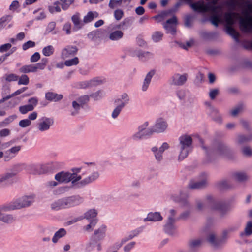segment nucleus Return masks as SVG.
<instances>
[{"label":"nucleus","instance_id":"f257e3e1","mask_svg":"<svg viewBox=\"0 0 252 252\" xmlns=\"http://www.w3.org/2000/svg\"><path fill=\"white\" fill-rule=\"evenodd\" d=\"M99 177V172L95 171L81 180V176L76 173L61 171L55 175V179L60 183H68L71 182L73 188L81 189L95 181Z\"/></svg>","mask_w":252,"mask_h":252},{"label":"nucleus","instance_id":"f03ea898","mask_svg":"<svg viewBox=\"0 0 252 252\" xmlns=\"http://www.w3.org/2000/svg\"><path fill=\"white\" fill-rule=\"evenodd\" d=\"M177 148L179 150L178 160L181 161L187 157L192 150V139L188 135H183L179 138Z\"/></svg>","mask_w":252,"mask_h":252},{"label":"nucleus","instance_id":"7ed1b4c3","mask_svg":"<svg viewBox=\"0 0 252 252\" xmlns=\"http://www.w3.org/2000/svg\"><path fill=\"white\" fill-rule=\"evenodd\" d=\"M34 201L33 195L23 196L8 203L11 211L30 206Z\"/></svg>","mask_w":252,"mask_h":252},{"label":"nucleus","instance_id":"20e7f679","mask_svg":"<svg viewBox=\"0 0 252 252\" xmlns=\"http://www.w3.org/2000/svg\"><path fill=\"white\" fill-rule=\"evenodd\" d=\"M205 201L212 210L217 211L222 217L226 215L229 211L228 207L224 203L216 200L211 195L207 196Z\"/></svg>","mask_w":252,"mask_h":252},{"label":"nucleus","instance_id":"39448f33","mask_svg":"<svg viewBox=\"0 0 252 252\" xmlns=\"http://www.w3.org/2000/svg\"><path fill=\"white\" fill-rule=\"evenodd\" d=\"M176 213V210L174 209L169 210L167 220L164 226V231L169 235L174 234L176 230V219L175 218Z\"/></svg>","mask_w":252,"mask_h":252},{"label":"nucleus","instance_id":"423d86ee","mask_svg":"<svg viewBox=\"0 0 252 252\" xmlns=\"http://www.w3.org/2000/svg\"><path fill=\"white\" fill-rule=\"evenodd\" d=\"M89 101L88 95H84L79 96L76 100L72 101V106L70 109V114L75 116L79 113V111L83 106Z\"/></svg>","mask_w":252,"mask_h":252},{"label":"nucleus","instance_id":"0eeeda50","mask_svg":"<svg viewBox=\"0 0 252 252\" xmlns=\"http://www.w3.org/2000/svg\"><path fill=\"white\" fill-rule=\"evenodd\" d=\"M149 123L148 121L144 122L138 127V131L132 135V138L134 140H138L144 137L151 136L152 133H150L152 131V128H148Z\"/></svg>","mask_w":252,"mask_h":252},{"label":"nucleus","instance_id":"6e6552de","mask_svg":"<svg viewBox=\"0 0 252 252\" xmlns=\"http://www.w3.org/2000/svg\"><path fill=\"white\" fill-rule=\"evenodd\" d=\"M54 124V120L52 118L42 117L36 124V128L40 132L48 131Z\"/></svg>","mask_w":252,"mask_h":252},{"label":"nucleus","instance_id":"1a4fd4ad","mask_svg":"<svg viewBox=\"0 0 252 252\" xmlns=\"http://www.w3.org/2000/svg\"><path fill=\"white\" fill-rule=\"evenodd\" d=\"M239 28L241 32L245 33H252V16L247 14L244 18L239 20Z\"/></svg>","mask_w":252,"mask_h":252},{"label":"nucleus","instance_id":"9d476101","mask_svg":"<svg viewBox=\"0 0 252 252\" xmlns=\"http://www.w3.org/2000/svg\"><path fill=\"white\" fill-rule=\"evenodd\" d=\"M169 148V145L167 142L162 143L160 147L156 146L151 148V150L154 156V158L157 162H161L163 159L164 152Z\"/></svg>","mask_w":252,"mask_h":252},{"label":"nucleus","instance_id":"9b49d317","mask_svg":"<svg viewBox=\"0 0 252 252\" xmlns=\"http://www.w3.org/2000/svg\"><path fill=\"white\" fill-rule=\"evenodd\" d=\"M189 75L187 73H174L170 79V84L176 86H182L184 85L188 79Z\"/></svg>","mask_w":252,"mask_h":252},{"label":"nucleus","instance_id":"f8f14e48","mask_svg":"<svg viewBox=\"0 0 252 252\" xmlns=\"http://www.w3.org/2000/svg\"><path fill=\"white\" fill-rule=\"evenodd\" d=\"M168 127V124L166 121L162 118H159L156 120L155 124L151 127L152 131H150V133H160L166 131Z\"/></svg>","mask_w":252,"mask_h":252},{"label":"nucleus","instance_id":"ddd939ff","mask_svg":"<svg viewBox=\"0 0 252 252\" xmlns=\"http://www.w3.org/2000/svg\"><path fill=\"white\" fill-rule=\"evenodd\" d=\"M28 171L32 174H45L49 171L48 164H32L27 167Z\"/></svg>","mask_w":252,"mask_h":252},{"label":"nucleus","instance_id":"4468645a","mask_svg":"<svg viewBox=\"0 0 252 252\" xmlns=\"http://www.w3.org/2000/svg\"><path fill=\"white\" fill-rule=\"evenodd\" d=\"M200 180L198 181H191L188 185L189 189H196L205 187L207 185L208 175L206 173H202L199 176Z\"/></svg>","mask_w":252,"mask_h":252},{"label":"nucleus","instance_id":"2eb2a0df","mask_svg":"<svg viewBox=\"0 0 252 252\" xmlns=\"http://www.w3.org/2000/svg\"><path fill=\"white\" fill-rule=\"evenodd\" d=\"M16 173L7 172L0 175V186L11 184L15 181Z\"/></svg>","mask_w":252,"mask_h":252},{"label":"nucleus","instance_id":"dca6fc26","mask_svg":"<svg viewBox=\"0 0 252 252\" xmlns=\"http://www.w3.org/2000/svg\"><path fill=\"white\" fill-rule=\"evenodd\" d=\"M230 152L228 146L223 142H220L217 143L214 152L218 155L220 156H226Z\"/></svg>","mask_w":252,"mask_h":252},{"label":"nucleus","instance_id":"f3484780","mask_svg":"<svg viewBox=\"0 0 252 252\" xmlns=\"http://www.w3.org/2000/svg\"><path fill=\"white\" fill-rule=\"evenodd\" d=\"M78 52V48L75 46L68 45L66 46L62 51L61 57L65 59L75 55Z\"/></svg>","mask_w":252,"mask_h":252},{"label":"nucleus","instance_id":"a211bd4d","mask_svg":"<svg viewBox=\"0 0 252 252\" xmlns=\"http://www.w3.org/2000/svg\"><path fill=\"white\" fill-rule=\"evenodd\" d=\"M177 23V19L175 16L167 20L166 22L163 24L164 28L168 32L174 34L176 32L175 25Z\"/></svg>","mask_w":252,"mask_h":252},{"label":"nucleus","instance_id":"6ab92c4d","mask_svg":"<svg viewBox=\"0 0 252 252\" xmlns=\"http://www.w3.org/2000/svg\"><path fill=\"white\" fill-rule=\"evenodd\" d=\"M130 98L129 95L126 93H123L119 97L116 99L114 101V104L116 106L121 107V108H124L125 106L129 103Z\"/></svg>","mask_w":252,"mask_h":252},{"label":"nucleus","instance_id":"aec40b11","mask_svg":"<svg viewBox=\"0 0 252 252\" xmlns=\"http://www.w3.org/2000/svg\"><path fill=\"white\" fill-rule=\"evenodd\" d=\"M107 226L105 225H101L98 228L94 231L93 236L96 241L103 240L106 237Z\"/></svg>","mask_w":252,"mask_h":252},{"label":"nucleus","instance_id":"412c9836","mask_svg":"<svg viewBox=\"0 0 252 252\" xmlns=\"http://www.w3.org/2000/svg\"><path fill=\"white\" fill-rule=\"evenodd\" d=\"M232 177L234 180L241 183L247 182L250 179L248 174L242 171L234 172L232 174Z\"/></svg>","mask_w":252,"mask_h":252},{"label":"nucleus","instance_id":"4be33fe9","mask_svg":"<svg viewBox=\"0 0 252 252\" xmlns=\"http://www.w3.org/2000/svg\"><path fill=\"white\" fill-rule=\"evenodd\" d=\"M207 240L212 246L215 248L220 247L223 243V240L217 238L216 235L212 232L208 234Z\"/></svg>","mask_w":252,"mask_h":252},{"label":"nucleus","instance_id":"5701e85b","mask_svg":"<svg viewBox=\"0 0 252 252\" xmlns=\"http://www.w3.org/2000/svg\"><path fill=\"white\" fill-rule=\"evenodd\" d=\"M251 141H252V133H250L247 135L242 134H238L235 139L236 143L238 145H242Z\"/></svg>","mask_w":252,"mask_h":252},{"label":"nucleus","instance_id":"b1692460","mask_svg":"<svg viewBox=\"0 0 252 252\" xmlns=\"http://www.w3.org/2000/svg\"><path fill=\"white\" fill-rule=\"evenodd\" d=\"M163 219V217L159 212H150L148 214L146 218L144 219V221H161Z\"/></svg>","mask_w":252,"mask_h":252},{"label":"nucleus","instance_id":"393cba45","mask_svg":"<svg viewBox=\"0 0 252 252\" xmlns=\"http://www.w3.org/2000/svg\"><path fill=\"white\" fill-rule=\"evenodd\" d=\"M135 55L138 58L139 60L145 62L149 60L154 57V54L148 51H137Z\"/></svg>","mask_w":252,"mask_h":252},{"label":"nucleus","instance_id":"a878e982","mask_svg":"<svg viewBox=\"0 0 252 252\" xmlns=\"http://www.w3.org/2000/svg\"><path fill=\"white\" fill-rule=\"evenodd\" d=\"M154 74L155 72L153 70L150 71L147 74L141 87V90L143 92H145L148 90L151 83V79Z\"/></svg>","mask_w":252,"mask_h":252},{"label":"nucleus","instance_id":"bb28decb","mask_svg":"<svg viewBox=\"0 0 252 252\" xmlns=\"http://www.w3.org/2000/svg\"><path fill=\"white\" fill-rule=\"evenodd\" d=\"M70 208L79 205L83 203V198L79 195H73L68 197Z\"/></svg>","mask_w":252,"mask_h":252},{"label":"nucleus","instance_id":"cd10ccee","mask_svg":"<svg viewBox=\"0 0 252 252\" xmlns=\"http://www.w3.org/2000/svg\"><path fill=\"white\" fill-rule=\"evenodd\" d=\"M71 20L74 24V30L77 31L83 27L84 24L81 21L78 13L73 15L71 17Z\"/></svg>","mask_w":252,"mask_h":252},{"label":"nucleus","instance_id":"c85d7f7f","mask_svg":"<svg viewBox=\"0 0 252 252\" xmlns=\"http://www.w3.org/2000/svg\"><path fill=\"white\" fill-rule=\"evenodd\" d=\"M63 97L62 94L53 92H47L45 94L46 99L50 101L56 102L59 101L63 98Z\"/></svg>","mask_w":252,"mask_h":252},{"label":"nucleus","instance_id":"c756f323","mask_svg":"<svg viewBox=\"0 0 252 252\" xmlns=\"http://www.w3.org/2000/svg\"><path fill=\"white\" fill-rule=\"evenodd\" d=\"M0 221L6 224H12L16 221V217L12 214L3 213Z\"/></svg>","mask_w":252,"mask_h":252},{"label":"nucleus","instance_id":"7c9ffc66","mask_svg":"<svg viewBox=\"0 0 252 252\" xmlns=\"http://www.w3.org/2000/svg\"><path fill=\"white\" fill-rule=\"evenodd\" d=\"M19 72L23 73H35L36 67L34 64L25 65L19 68Z\"/></svg>","mask_w":252,"mask_h":252},{"label":"nucleus","instance_id":"2f4dec72","mask_svg":"<svg viewBox=\"0 0 252 252\" xmlns=\"http://www.w3.org/2000/svg\"><path fill=\"white\" fill-rule=\"evenodd\" d=\"M171 199L175 202H177L180 203L182 206L184 207L190 208L191 207V204L189 201L186 198H178L175 195H172Z\"/></svg>","mask_w":252,"mask_h":252},{"label":"nucleus","instance_id":"473e14b6","mask_svg":"<svg viewBox=\"0 0 252 252\" xmlns=\"http://www.w3.org/2000/svg\"><path fill=\"white\" fill-rule=\"evenodd\" d=\"M123 36V32L120 30L111 32L109 35V38L112 41H117L121 39Z\"/></svg>","mask_w":252,"mask_h":252},{"label":"nucleus","instance_id":"72a5a7b5","mask_svg":"<svg viewBox=\"0 0 252 252\" xmlns=\"http://www.w3.org/2000/svg\"><path fill=\"white\" fill-rule=\"evenodd\" d=\"M66 234V231L64 228H60L54 234L52 238V242L56 243L58 242V240Z\"/></svg>","mask_w":252,"mask_h":252},{"label":"nucleus","instance_id":"f704fd0d","mask_svg":"<svg viewBox=\"0 0 252 252\" xmlns=\"http://www.w3.org/2000/svg\"><path fill=\"white\" fill-rule=\"evenodd\" d=\"M98 16V13L95 11H90L84 17L83 22L85 23H88L92 21L95 18H97Z\"/></svg>","mask_w":252,"mask_h":252},{"label":"nucleus","instance_id":"c9c22d12","mask_svg":"<svg viewBox=\"0 0 252 252\" xmlns=\"http://www.w3.org/2000/svg\"><path fill=\"white\" fill-rule=\"evenodd\" d=\"M170 14L171 11H164L159 14L153 16L152 18L156 20L157 22L159 23L164 20Z\"/></svg>","mask_w":252,"mask_h":252},{"label":"nucleus","instance_id":"e433bc0d","mask_svg":"<svg viewBox=\"0 0 252 252\" xmlns=\"http://www.w3.org/2000/svg\"><path fill=\"white\" fill-rule=\"evenodd\" d=\"M210 106L211 112L210 115L212 118L217 122H220L221 121V117L219 114L218 110L213 107Z\"/></svg>","mask_w":252,"mask_h":252},{"label":"nucleus","instance_id":"4c0bfd02","mask_svg":"<svg viewBox=\"0 0 252 252\" xmlns=\"http://www.w3.org/2000/svg\"><path fill=\"white\" fill-rule=\"evenodd\" d=\"M163 33L160 31H155L151 35V39L154 42L157 43L162 40Z\"/></svg>","mask_w":252,"mask_h":252},{"label":"nucleus","instance_id":"58836bf2","mask_svg":"<svg viewBox=\"0 0 252 252\" xmlns=\"http://www.w3.org/2000/svg\"><path fill=\"white\" fill-rule=\"evenodd\" d=\"M141 233V230L139 229H136L130 231L129 234L126 237H124V239L126 242L130 241L134 238L138 236Z\"/></svg>","mask_w":252,"mask_h":252},{"label":"nucleus","instance_id":"ea45409f","mask_svg":"<svg viewBox=\"0 0 252 252\" xmlns=\"http://www.w3.org/2000/svg\"><path fill=\"white\" fill-rule=\"evenodd\" d=\"M217 187L220 189H225L230 188L228 181L226 179H222L216 183Z\"/></svg>","mask_w":252,"mask_h":252},{"label":"nucleus","instance_id":"a19ab883","mask_svg":"<svg viewBox=\"0 0 252 252\" xmlns=\"http://www.w3.org/2000/svg\"><path fill=\"white\" fill-rule=\"evenodd\" d=\"M105 95L103 91L99 90L90 94L89 97H91L94 100H99L102 99Z\"/></svg>","mask_w":252,"mask_h":252},{"label":"nucleus","instance_id":"79ce46f5","mask_svg":"<svg viewBox=\"0 0 252 252\" xmlns=\"http://www.w3.org/2000/svg\"><path fill=\"white\" fill-rule=\"evenodd\" d=\"M55 49L52 45H48L42 49V54L46 57L50 56L54 54Z\"/></svg>","mask_w":252,"mask_h":252},{"label":"nucleus","instance_id":"37998d69","mask_svg":"<svg viewBox=\"0 0 252 252\" xmlns=\"http://www.w3.org/2000/svg\"><path fill=\"white\" fill-rule=\"evenodd\" d=\"M97 212L95 209H92L87 211L84 214V218L87 220L93 219L96 217Z\"/></svg>","mask_w":252,"mask_h":252},{"label":"nucleus","instance_id":"c03bdc74","mask_svg":"<svg viewBox=\"0 0 252 252\" xmlns=\"http://www.w3.org/2000/svg\"><path fill=\"white\" fill-rule=\"evenodd\" d=\"M17 118L16 115H12L0 122V127L6 126Z\"/></svg>","mask_w":252,"mask_h":252},{"label":"nucleus","instance_id":"a18cd8bd","mask_svg":"<svg viewBox=\"0 0 252 252\" xmlns=\"http://www.w3.org/2000/svg\"><path fill=\"white\" fill-rule=\"evenodd\" d=\"M176 94L180 101H185L188 96V92L184 89H180L176 92Z\"/></svg>","mask_w":252,"mask_h":252},{"label":"nucleus","instance_id":"49530a36","mask_svg":"<svg viewBox=\"0 0 252 252\" xmlns=\"http://www.w3.org/2000/svg\"><path fill=\"white\" fill-rule=\"evenodd\" d=\"M136 243L135 241H130L123 247L124 252H130L136 246Z\"/></svg>","mask_w":252,"mask_h":252},{"label":"nucleus","instance_id":"de8ad7c7","mask_svg":"<svg viewBox=\"0 0 252 252\" xmlns=\"http://www.w3.org/2000/svg\"><path fill=\"white\" fill-rule=\"evenodd\" d=\"M51 208L52 210L56 211L63 209L61 199L52 203L51 205Z\"/></svg>","mask_w":252,"mask_h":252},{"label":"nucleus","instance_id":"09e8293b","mask_svg":"<svg viewBox=\"0 0 252 252\" xmlns=\"http://www.w3.org/2000/svg\"><path fill=\"white\" fill-rule=\"evenodd\" d=\"M252 234V221H249L247 222L245 231L244 233H241V235H245L246 236H250Z\"/></svg>","mask_w":252,"mask_h":252},{"label":"nucleus","instance_id":"8fccbe9b","mask_svg":"<svg viewBox=\"0 0 252 252\" xmlns=\"http://www.w3.org/2000/svg\"><path fill=\"white\" fill-rule=\"evenodd\" d=\"M79 63V59L78 57H74L73 59L66 60L64 62V65L66 66H71L76 65Z\"/></svg>","mask_w":252,"mask_h":252},{"label":"nucleus","instance_id":"3c124183","mask_svg":"<svg viewBox=\"0 0 252 252\" xmlns=\"http://www.w3.org/2000/svg\"><path fill=\"white\" fill-rule=\"evenodd\" d=\"M19 110L21 114H25L29 111H32L33 109L32 106L27 104L19 107Z\"/></svg>","mask_w":252,"mask_h":252},{"label":"nucleus","instance_id":"603ef678","mask_svg":"<svg viewBox=\"0 0 252 252\" xmlns=\"http://www.w3.org/2000/svg\"><path fill=\"white\" fill-rule=\"evenodd\" d=\"M243 155L246 157H250L252 156V148L249 146H245L242 149Z\"/></svg>","mask_w":252,"mask_h":252},{"label":"nucleus","instance_id":"864d4df0","mask_svg":"<svg viewBox=\"0 0 252 252\" xmlns=\"http://www.w3.org/2000/svg\"><path fill=\"white\" fill-rule=\"evenodd\" d=\"M29 83V78L28 76L26 74L22 75L18 80V84L19 85H26Z\"/></svg>","mask_w":252,"mask_h":252},{"label":"nucleus","instance_id":"5fc2aeb1","mask_svg":"<svg viewBox=\"0 0 252 252\" xmlns=\"http://www.w3.org/2000/svg\"><path fill=\"white\" fill-rule=\"evenodd\" d=\"M12 16L7 15L2 17L0 19V30L2 29L4 27V23L6 21H10L12 19Z\"/></svg>","mask_w":252,"mask_h":252},{"label":"nucleus","instance_id":"6e6d98bb","mask_svg":"<svg viewBox=\"0 0 252 252\" xmlns=\"http://www.w3.org/2000/svg\"><path fill=\"white\" fill-rule=\"evenodd\" d=\"M121 107H118L116 106L113 110L112 112L111 117L113 119H116L118 118L121 111L123 110V108H120Z\"/></svg>","mask_w":252,"mask_h":252},{"label":"nucleus","instance_id":"4d7b16f0","mask_svg":"<svg viewBox=\"0 0 252 252\" xmlns=\"http://www.w3.org/2000/svg\"><path fill=\"white\" fill-rule=\"evenodd\" d=\"M62 7L63 10H66L74 2V0H60Z\"/></svg>","mask_w":252,"mask_h":252},{"label":"nucleus","instance_id":"13d9d810","mask_svg":"<svg viewBox=\"0 0 252 252\" xmlns=\"http://www.w3.org/2000/svg\"><path fill=\"white\" fill-rule=\"evenodd\" d=\"M202 242V241L201 239H193L189 242V245L190 248H196L199 247L201 245Z\"/></svg>","mask_w":252,"mask_h":252},{"label":"nucleus","instance_id":"bf43d9fd","mask_svg":"<svg viewBox=\"0 0 252 252\" xmlns=\"http://www.w3.org/2000/svg\"><path fill=\"white\" fill-rule=\"evenodd\" d=\"M32 125L31 121L29 119H25L21 120L19 122V126L22 128H26Z\"/></svg>","mask_w":252,"mask_h":252},{"label":"nucleus","instance_id":"052dcab7","mask_svg":"<svg viewBox=\"0 0 252 252\" xmlns=\"http://www.w3.org/2000/svg\"><path fill=\"white\" fill-rule=\"evenodd\" d=\"M3 157L5 161H9L14 158L11 153L9 150L5 151L4 152H3Z\"/></svg>","mask_w":252,"mask_h":252},{"label":"nucleus","instance_id":"680f3d73","mask_svg":"<svg viewBox=\"0 0 252 252\" xmlns=\"http://www.w3.org/2000/svg\"><path fill=\"white\" fill-rule=\"evenodd\" d=\"M10 211H11V210L8 203L0 205V219L2 217L4 212Z\"/></svg>","mask_w":252,"mask_h":252},{"label":"nucleus","instance_id":"e2e57ef3","mask_svg":"<svg viewBox=\"0 0 252 252\" xmlns=\"http://www.w3.org/2000/svg\"><path fill=\"white\" fill-rule=\"evenodd\" d=\"M35 46V43L34 42L29 40L23 44L22 49L24 51H26L30 48L34 47Z\"/></svg>","mask_w":252,"mask_h":252},{"label":"nucleus","instance_id":"0e129e2a","mask_svg":"<svg viewBox=\"0 0 252 252\" xmlns=\"http://www.w3.org/2000/svg\"><path fill=\"white\" fill-rule=\"evenodd\" d=\"M97 223L96 219L93 220L90 224L85 226L84 229L87 231H91L93 230V227L94 226L95 224Z\"/></svg>","mask_w":252,"mask_h":252},{"label":"nucleus","instance_id":"69168bd1","mask_svg":"<svg viewBox=\"0 0 252 252\" xmlns=\"http://www.w3.org/2000/svg\"><path fill=\"white\" fill-rule=\"evenodd\" d=\"M219 93V90L218 89L215 88L211 89L209 93V96L211 99H214L216 96L218 95Z\"/></svg>","mask_w":252,"mask_h":252},{"label":"nucleus","instance_id":"338daca9","mask_svg":"<svg viewBox=\"0 0 252 252\" xmlns=\"http://www.w3.org/2000/svg\"><path fill=\"white\" fill-rule=\"evenodd\" d=\"M123 2V0H110L109 3V6L114 9L117 5H120Z\"/></svg>","mask_w":252,"mask_h":252},{"label":"nucleus","instance_id":"774afa93","mask_svg":"<svg viewBox=\"0 0 252 252\" xmlns=\"http://www.w3.org/2000/svg\"><path fill=\"white\" fill-rule=\"evenodd\" d=\"M193 16L192 15H187L185 19V25L187 27H191L192 25Z\"/></svg>","mask_w":252,"mask_h":252}]
</instances>
